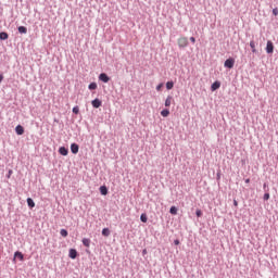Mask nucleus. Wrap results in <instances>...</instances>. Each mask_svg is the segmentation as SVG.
Masks as SVG:
<instances>
[{
    "mask_svg": "<svg viewBox=\"0 0 278 278\" xmlns=\"http://www.w3.org/2000/svg\"><path fill=\"white\" fill-rule=\"evenodd\" d=\"M178 47L180 49H186V47H188V38L187 37L178 38Z\"/></svg>",
    "mask_w": 278,
    "mask_h": 278,
    "instance_id": "1",
    "label": "nucleus"
},
{
    "mask_svg": "<svg viewBox=\"0 0 278 278\" xmlns=\"http://www.w3.org/2000/svg\"><path fill=\"white\" fill-rule=\"evenodd\" d=\"M275 51V45L273 41L268 40L266 46V53H273Z\"/></svg>",
    "mask_w": 278,
    "mask_h": 278,
    "instance_id": "2",
    "label": "nucleus"
},
{
    "mask_svg": "<svg viewBox=\"0 0 278 278\" xmlns=\"http://www.w3.org/2000/svg\"><path fill=\"white\" fill-rule=\"evenodd\" d=\"M233 64H236V61L233 59H228L225 61L224 66L226 68H233Z\"/></svg>",
    "mask_w": 278,
    "mask_h": 278,
    "instance_id": "3",
    "label": "nucleus"
},
{
    "mask_svg": "<svg viewBox=\"0 0 278 278\" xmlns=\"http://www.w3.org/2000/svg\"><path fill=\"white\" fill-rule=\"evenodd\" d=\"M16 258L20 260V262H23L25 260V255H23L22 252L16 251L14 253L13 262H16Z\"/></svg>",
    "mask_w": 278,
    "mask_h": 278,
    "instance_id": "4",
    "label": "nucleus"
},
{
    "mask_svg": "<svg viewBox=\"0 0 278 278\" xmlns=\"http://www.w3.org/2000/svg\"><path fill=\"white\" fill-rule=\"evenodd\" d=\"M99 79H100V81L108 84V81H110V76H108V74H105V73H102V74H100Z\"/></svg>",
    "mask_w": 278,
    "mask_h": 278,
    "instance_id": "5",
    "label": "nucleus"
},
{
    "mask_svg": "<svg viewBox=\"0 0 278 278\" xmlns=\"http://www.w3.org/2000/svg\"><path fill=\"white\" fill-rule=\"evenodd\" d=\"M15 131H16L17 136H23V134H25V128H23V126H21V125H17L15 127Z\"/></svg>",
    "mask_w": 278,
    "mask_h": 278,
    "instance_id": "6",
    "label": "nucleus"
},
{
    "mask_svg": "<svg viewBox=\"0 0 278 278\" xmlns=\"http://www.w3.org/2000/svg\"><path fill=\"white\" fill-rule=\"evenodd\" d=\"M71 151H72V153H74V154L79 153V146H78L77 143H72V144H71Z\"/></svg>",
    "mask_w": 278,
    "mask_h": 278,
    "instance_id": "7",
    "label": "nucleus"
},
{
    "mask_svg": "<svg viewBox=\"0 0 278 278\" xmlns=\"http://www.w3.org/2000/svg\"><path fill=\"white\" fill-rule=\"evenodd\" d=\"M218 88H220V81H215L211 86L212 92H214L215 90H218Z\"/></svg>",
    "mask_w": 278,
    "mask_h": 278,
    "instance_id": "8",
    "label": "nucleus"
},
{
    "mask_svg": "<svg viewBox=\"0 0 278 278\" xmlns=\"http://www.w3.org/2000/svg\"><path fill=\"white\" fill-rule=\"evenodd\" d=\"M68 255H70L71 260H75L77 257V250L71 249Z\"/></svg>",
    "mask_w": 278,
    "mask_h": 278,
    "instance_id": "9",
    "label": "nucleus"
},
{
    "mask_svg": "<svg viewBox=\"0 0 278 278\" xmlns=\"http://www.w3.org/2000/svg\"><path fill=\"white\" fill-rule=\"evenodd\" d=\"M173 103V97L168 96L165 100V108H170V104Z\"/></svg>",
    "mask_w": 278,
    "mask_h": 278,
    "instance_id": "10",
    "label": "nucleus"
},
{
    "mask_svg": "<svg viewBox=\"0 0 278 278\" xmlns=\"http://www.w3.org/2000/svg\"><path fill=\"white\" fill-rule=\"evenodd\" d=\"M91 105L93 108L98 109L101 105V100H99V99L92 100Z\"/></svg>",
    "mask_w": 278,
    "mask_h": 278,
    "instance_id": "11",
    "label": "nucleus"
},
{
    "mask_svg": "<svg viewBox=\"0 0 278 278\" xmlns=\"http://www.w3.org/2000/svg\"><path fill=\"white\" fill-rule=\"evenodd\" d=\"M59 153H60L61 155H68V149H66L65 147H61V148L59 149Z\"/></svg>",
    "mask_w": 278,
    "mask_h": 278,
    "instance_id": "12",
    "label": "nucleus"
},
{
    "mask_svg": "<svg viewBox=\"0 0 278 278\" xmlns=\"http://www.w3.org/2000/svg\"><path fill=\"white\" fill-rule=\"evenodd\" d=\"M27 205L30 208L36 207V203L34 202V200L31 198H27Z\"/></svg>",
    "mask_w": 278,
    "mask_h": 278,
    "instance_id": "13",
    "label": "nucleus"
},
{
    "mask_svg": "<svg viewBox=\"0 0 278 278\" xmlns=\"http://www.w3.org/2000/svg\"><path fill=\"white\" fill-rule=\"evenodd\" d=\"M170 115V111H168L167 109L161 111V116H163L164 118L168 117Z\"/></svg>",
    "mask_w": 278,
    "mask_h": 278,
    "instance_id": "14",
    "label": "nucleus"
},
{
    "mask_svg": "<svg viewBox=\"0 0 278 278\" xmlns=\"http://www.w3.org/2000/svg\"><path fill=\"white\" fill-rule=\"evenodd\" d=\"M100 192L103 197L108 195V187L101 186L100 187Z\"/></svg>",
    "mask_w": 278,
    "mask_h": 278,
    "instance_id": "15",
    "label": "nucleus"
},
{
    "mask_svg": "<svg viewBox=\"0 0 278 278\" xmlns=\"http://www.w3.org/2000/svg\"><path fill=\"white\" fill-rule=\"evenodd\" d=\"M250 47H251L252 53H257V49L255 48V41H250Z\"/></svg>",
    "mask_w": 278,
    "mask_h": 278,
    "instance_id": "16",
    "label": "nucleus"
},
{
    "mask_svg": "<svg viewBox=\"0 0 278 278\" xmlns=\"http://www.w3.org/2000/svg\"><path fill=\"white\" fill-rule=\"evenodd\" d=\"M8 38H9L8 33L5 31L0 33V40H8Z\"/></svg>",
    "mask_w": 278,
    "mask_h": 278,
    "instance_id": "17",
    "label": "nucleus"
},
{
    "mask_svg": "<svg viewBox=\"0 0 278 278\" xmlns=\"http://www.w3.org/2000/svg\"><path fill=\"white\" fill-rule=\"evenodd\" d=\"M17 29L20 34H27V27L25 26H20Z\"/></svg>",
    "mask_w": 278,
    "mask_h": 278,
    "instance_id": "18",
    "label": "nucleus"
},
{
    "mask_svg": "<svg viewBox=\"0 0 278 278\" xmlns=\"http://www.w3.org/2000/svg\"><path fill=\"white\" fill-rule=\"evenodd\" d=\"M174 86H175V83H173V81H167L166 83L167 90H173Z\"/></svg>",
    "mask_w": 278,
    "mask_h": 278,
    "instance_id": "19",
    "label": "nucleus"
},
{
    "mask_svg": "<svg viewBox=\"0 0 278 278\" xmlns=\"http://www.w3.org/2000/svg\"><path fill=\"white\" fill-rule=\"evenodd\" d=\"M102 236H104L105 238H108L110 236V228H104L102 229Z\"/></svg>",
    "mask_w": 278,
    "mask_h": 278,
    "instance_id": "20",
    "label": "nucleus"
},
{
    "mask_svg": "<svg viewBox=\"0 0 278 278\" xmlns=\"http://www.w3.org/2000/svg\"><path fill=\"white\" fill-rule=\"evenodd\" d=\"M83 244H84V247L89 248V247H90V239L84 238V239H83Z\"/></svg>",
    "mask_w": 278,
    "mask_h": 278,
    "instance_id": "21",
    "label": "nucleus"
},
{
    "mask_svg": "<svg viewBox=\"0 0 278 278\" xmlns=\"http://www.w3.org/2000/svg\"><path fill=\"white\" fill-rule=\"evenodd\" d=\"M169 214H173V216H177V208L175 206H172L169 208Z\"/></svg>",
    "mask_w": 278,
    "mask_h": 278,
    "instance_id": "22",
    "label": "nucleus"
},
{
    "mask_svg": "<svg viewBox=\"0 0 278 278\" xmlns=\"http://www.w3.org/2000/svg\"><path fill=\"white\" fill-rule=\"evenodd\" d=\"M140 220L141 223H147L149 220V218L147 217V214H141Z\"/></svg>",
    "mask_w": 278,
    "mask_h": 278,
    "instance_id": "23",
    "label": "nucleus"
},
{
    "mask_svg": "<svg viewBox=\"0 0 278 278\" xmlns=\"http://www.w3.org/2000/svg\"><path fill=\"white\" fill-rule=\"evenodd\" d=\"M60 235H61L63 238H66V237L68 236V231H67L66 229H61Z\"/></svg>",
    "mask_w": 278,
    "mask_h": 278,
    "instance_id": "24",
    "label": "nucleus"
},
{
    "mask_svg": "<svg viewBox=\"0 0 278 278\" xmlns=\"http://www.w3.org/2000/svg\"><path fill=\"white\" fill-rule=\"evenodd\" d=\"M89 90H97V83L89 84Z\"/></svg>",
    "mask_w": 278,
    "mask_h": 278,
    "instance_id": "25",
    "label": "nucleus"
},
{
    "mask_svg": "<svg viewBox=\"0 0 278 278\" xmlns=\"http://www.w3.org/2000/svg\"><path fill=\"white\" fill-rule=\"evenodd\" d=\"M195 215L198 216V218H201V216H203V212H201V210H197Z\"/></svg>",
    "mask_w": 278,
    "mask_h": 278,
    "instance_id": "26",
    "label": "nucleus"
},
{
    "mask_svg": "<svg viewBox=\"0 0 278 278\" xmlns=\"http://www.w3.org/2000/svg\"><path fill=\"white\" fill-rule=\"evenodd\" d=\"M73 113L74 114H79V106H74L73 108Z\"/></svg>",
    "mask_w": 278,
    "mask_h": 278,
    "instance_id": "27",
    "label": "nucleus"
},
{
    "mask_svg": "<svg viewBox=\"0 0 278 278\" xmlns=\"http://www.w3.org/2000/svg\"><path fill=\"white\" fill-rule=\"evenodd\" d=\"M263 199L264 201H268V199H270V193H265Z\"/></svg>",
    "mask_w": 278,
    "mask_h": 278,
    "instance_id": "28",
    "label": "nucleus"
},
{
    "mask_svg": "<svg viewBox=\"0 0 278 278\" xmlns=\"http://www.w3.org/2000/svg\"><path fill=\"white\" fill-rule=\"evenodd\" d=\"M163 86H164V84H160V85L156 86L157 92H160V90H162V87H163Z\"/></svg>",
    "mask_w": 278,
    "mask_h": 278,
    "instance_id": "29",
    "label": "nucleus"
},
{
    "mask_svg": "<svg viewBox=\"0 0 278 278\" xmlns=\"http://www.w3.org/2000/svg\"><path fill=\"white\" fill-rule=\"evenodd\" d=\"M174 244H175L176 247H179V244H180L179 239L174 240Z\"/></svg>",
    "mask_w": 278,
    "mask_h": 278,
    "instance_id": "30",
    "label": "nucleus"
},
{
    "mask_svg": "<svg viewBox=\"0 0 278 278\" xmlns=\"http://www.w3.org/2000/svg\"><path fill=\"white\" fill-rule=\"evenodd\" d=\"M273 14H274V16H278V10H277V9H274V10H273Z\"/></svg>",
    "mask_w": 278,
    "mask_h": 278,
    "instance_id": "31",
    "label": "nucleus"
},
{
    "mask_svg": "<svg viewBox=\"0 0 278 278\" xmlns=\"http://www.w3.org/2000/svg\"><path fill=\"white\" fill-rule=\"evenodd\" d=\"M190 41L194 43L197 42V39L194 37H190Z\"/></svg>",
    "mask_w": 278,
    "mask_h": 278,
    "instance_id": "32",
    "label": "nucleus"
},
{
    "mask_svg": "<svg viewBox=\"0 0 278 278\" xmlns=\"http://www.w3.org/2000/svg\"><path fill=\"white\" fill-rule=\"evenodd\" d=\"M235 207H238V200H233Z\"/></svg>",
    "mask_w": 278,
    "mask_h": 278,
    "instance_id": "33",
    "label": "nucleus"
},
{
    "mask_svg": "<svg viewBox=\"0 0 278 278\" xmlns=\"http://www.w3.org/2000/svg\"><path fill=\"white\" fill-rule=\"evenodd\" d=\"M3 81V74H0V84Z\"/></svg>",
    "mask_w": 278,
    "mask_h": 278,
    "instance_id": "34",
    "label": "nucleus"
},
{
    "mask_svg": "<svg viewBox=\"0 0 278 278\" xmlns=\"http://www.w3.org/2000/svg\"><path fill=\"white\" fill-rule=\"evenodd\" d=\"M11 175H12V169L9 170L8 179H10Z\"/></svg>",
    "mask_w": 278,
    "mask_h": 278,
    "instance_id": "35",
    "label": "nucleus"
},
{
    "mask_svg": "<svg viewBox=\"0 0 278 278\" xmlns=\"http://www.w3.org/2000/svg\"><path fill=\"white\" fill-rule=\"evenodd\" d=\"M245 184H251V179H250V178H247V179H245Z\"/></svg>",
    "mask_w": 278,
    "mask_h": 278,
    "instance_id": "36",
    "label": "nucleus"
},
{
    "mask_svg": "<svg viewBox=\"0 0 278 278\" xmlns=\"http://www.w3.org/2000/svg\"><path fill=\"white\" fill-rule=\"evenodd\" d=\"M142 254H143V255H147V250H143V251H142Z\"/></svg>",
    "mask_w": 278,
    "mask_h": 278,
    "instance_id": "37",
    "label": "nucleus"
},
{
    "mask_svg": "<svg viewBox=\"0 0 278 278\" xmlns=\"http://www.w3.org/2000/svg\"><path fill=\"white\" fill-rule=\"evenodd\" d=\"M264 188H266V184H264Z\"/></svg>",
    "mask_w": 278,
    "mask_h": 278,
    "instance_id": "38",
    "label": "nucleus"
}]
</instances>
